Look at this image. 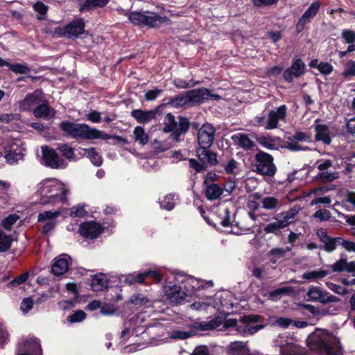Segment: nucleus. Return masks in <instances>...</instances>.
Here are the masks:
<instances>
[{"instance_id": "13d9d810", "label": "nucleus", "mask_w": 355, "mask_h": 355, "mask_svg": "<svg viewBox=\"0 0 355 355\" xmlns=\"http://www.w3.org/2000/svg\"><path fill=\"white\" fill-rule=\"evenodd\" d=\"M239 224V223H213V226L219 232L225 234H232V225Z\"/></svg>"}, {"instance_id": "ea45409f", "label": "nucleus", "mask_w": 355, "mask_h": 355, "mask_svg": "<svg viewBox=\"0 0 355 355\" xmlns=\"http://www.w3.org/2000/svg\"><path fill=\"white\" fill-rule=\"evenodd\" d=\"M33 10L37 13V19L40 21L46 19V15L49 10L48 6L45 5L41 1L35 3L33 6Z\"/></svg>"}, {"instance_id": "6ab92c4d", "label": "nucleus", "mask_w": 355, "mask_h": 355, "mask_svg": "<svg viewBox=\"0 0 355 355\" xmlns=\"http://www.w3.org/2000/svg\"><path fill=\"white\" fill-rule=\"evenodd\" d=\"M319 119H316L313 125L315 131V139L322 141L324 144L329 145L331 141L329 129L327 125L319 123Z\"/></svg>"}, {"instance_id": "4468645a", "label": "nucleus", "mask_w": 355, "mask_h": 355, "mask_svg": "<svg viewBox=\"0 0 355 355\" xmlns=\"http://www.w3.org/2000/svg\"><path fill=\"white\" fill-rule=\"evenodd\" d=\"M215 129L209 123L204 124L198 130V139L200 146H211L214 138Z\"/></svg>"}, {"instance_id": "cd10ccee", "label": "nucleus", "mask_w": 355, "mask_h": 355, "mask_svg": "<svg viewBox=\"0 0 355 355\" xmlns=\"http://www.w3.org/2000/svg\"><path fill=\"white\" fill-rule=\"evenodd\" d=\"M232 141L238 146L244 149H250L254 146V142L249 138L247 135L237 133L232 136Z\"/></svg>"}, {"instance_id": "f03ea898", "label": "nucleus", "mask_w": 355, "mask_h": 355, "mask_svg": "<svg viewBox=\"0 0 355 355\" xmlns=\"http://www.w3.org/2000/svg\"><path fill=\"white\" fill-rule=\"evenodd\" d=\"M60 128L67 136L76 139H103L107 140L112 138V136L108 134H104L101 130L89 127L85 123H74L63 121L60 123ZM118 141L123 144L127 143V140L119 136H114Z\"/></svg>"}, {"instance_id": "79ce46f5", "label": "nucleus", "mask_w": 355, "mask_h": 355, "mask_svg": "<svg viewBox=\"0 0 355 355\" xmlns=\"http://www.w3.org/2000/svg\"><path fill=\"white\" fill-rule=\"evenodd\" d=\"M85 154L87 157L91 160L92 164L95 166H101L103 163V159L98 153L95 148H91L89 149H85Z\"/></svg>"}, {"instance_id": "f8f14e48", "label": "nucleus", "mask_w": 355, "mask_h": 355, "mask_svg": "<svg viewBox=\"0 0 355 355\" xmlns=\"http://www.w3.org/2000/svg\"><path fill=\"white\" fill-rule=\"evenodd\" d=\"M305 67V64L302 59H294L292 65L284 71V78L287 82L291 83L295 78H298L304 73Z\"/></svg>"}, {"instance_id": "72a5a7b5", "label": "nucleus", "mask_w": 355, "mask_h": 355, "mask_svg": "<svg viewBox=\"0 0 355 355\" xmlns=\"http://www.w3.org/2000/svg\"><path fill=\"white\" fill-rule=\"evenodd\" d=\"M14 238L3 230H0V252L8 251L11 247Z\"/></svg>"}, {"instance_id": "2eb2a0df", "label": "nucleus", "mask_w": 355, "mask_h": 355, "mask_svg": "<svg viewBox=\"0 0 355 355\" xmlns=\"http://www.w3.org/2000/svg\"><path fill=\"white\" fill-rule=\"evenodd\" d=\"M102 230L101 223H80L79 225V234L85 239L96 238Z\"/></svg>"}, {"instance_id": "bb28decb", "label": "nucleus", "mask_w": 355, "mask_h": 355, "mask_svg": "<svg viewBox=\"0 0 355 355\" xmlns=\"http://www.w3.org/2000/svg\"><path fill=\"white\" fill-rule=\"evenodd\" d=\"M107 285L108 281L104 274L95 275L92 279L91 288L95 292L103 291L107 287Z\"/></svg>"}, {"instance_id": "2f4dec72", "label": "nucleus", "mask_w": 355, "mask_h": 355, "mask_svg": "<svg viewBox=\"0 0 355 355\" xmlns=\"http://www.w3.org/2000/svg\"><path fill=\"white\" fill-rule=\"evenodd\" d=\"M279 138L277 137H271L266 136H261L257 139V142L268 150H275L278 148V141Z\"/></svg>"}, {"instance_id": "20e7f679", "label": "nucleus", "mask_w": 355, "mask_h": 355, "mask_svg": "<svg viewBox=\"0 0 355 355\" xmlns=\"http://www.w3.org/2000/svg\"><path fill=\"white\" fill-rule=\"evenodd\" d=\"M128 20L135 26L155 28L168 21V19L166 17H161L155 12L148 11H134L130 12Z\"/></svg>"}, {"instance_id": "4d7b16f0", "label": "nucleus", "mask_w": 355, "mask_h": 355, "mask_svg": "<svg viewBox=\"0 0 355 355\" xmlns=\"http://www.w3.org/2000/svg\"><path fill=\"white\" fill-rule=\"evenodd\" d=\"M344 206L347 207L349 209H353L355 207V193L347 192L345 198L343 200Z\"/></svg>"}, {"instance_id": "c03bdc74", "label": "nucleus", "mask_w": 355, "mask_h": 355, "mask_svg": "<svg viewBox=\"0 0 355 355\" xmlns=\"http://www.w3.org/2000/svg\"><path fill=\"white\" fill-rule=\"evenodd\" d=\"M58 149L62 153V155L69 161L76 160L73 148L69 145L66 144H58Z\"/></svg>"}, {"instance_id": "69168bd1", "label": "nucleus", "mask_w": 355, "mask_h": 355, "mask_svg": "<svg viewBox=\"0 0 355 355\" xmlns=\"http://www.w3.org/2000/svg\"><path fill=\"white\" fill-rule=\"evenodd\" d=\"M341 35L347 44H352L355 42V32L353 31L343 30Z\"/></svg>"}, {"instance_id": "774afa93", "label": "nucleus", "mask_w": 355, "mask_h": 355, "mask_svg": "<svg viewBox=\"0 0 355 355\" xmlns=\"http://www.w3.org/2000/svg\"><path fill=\"white\" fill-rule=\"evenodd\" d=\"M348 64L347 69L342 73V76L345 78L355 76V60H350Z\"/></svg>"}, {"instance_id": "e2e57ef3", "label": "nucleus", "mask_w": 355, "mask_h": 355, "mask_svg": "<svg viewBox=\"0 0 355 355\" xmlns=\"http://www.w3.org/2000/svg\"><path fill=\"white\" fill-rule=\"evenodd\" d=\"M325 285L331 291L339 295H344L347 292L346 289L344 287H342L339 285H337L330 282H326Z\"/></svg>"}, {"instance_id": "603ef678", "label": "nucleus", "mask_w": 355, "mask_h": 355, "mask_svg": "<svg viewBox=\"0 0 355 355\" xmlns=\"http://www.w3.org/2000/svg\"><path fill=\"white\" fill-rule=\"evenodd\" d=\"M279 204V200L275 197H266L262 200L263 207L266 209H273Z\"/></svg>"}, {"instance_id": "3c124183", "label": "nucleus", "mask_w": 355, "mask_h": 355, "mask_svg": "<svg viewBox=\"0 0 355 355\" xmlns=\"http://www.w3.org/2000/svg\"><path fill=\"white\" fill-rule=\"evenodd\" d=\"M239 164L234 159H230L224 164V170L227 174L236 175L239 170Z\"/></svg>"}, {"instance_id": "393cba45", "label": "nucleus", "mask_w": 355, "mask_h": 355, "mask_svg": "<svg viewBox=\"0 0 355 355\" xmlns=\"http://www.w3.org/2000/svg\"><path fill=\"white\" fill-rule=\"evenodd\" d=\"M33 114L35 117L50 119L55 116V111L46 103L37 105Z\"/></svg>"}, {"instance_id": "473e14b6", "label": "nucleus", "mask_w": 355, "mask_h": 355, "mask_svg": "<svg viewBox=\"0 0 355 355\" xmlns=\"http://www.w3.org/2000/svg\"><path fill=\"white\" fill-rule=\"evenodd\" d=\"M223 192V189L217 184H211L205 190V196L208 200H215L221 196Z\"/></svg>"}, {"instance_id": "a18cd8bd", "label": "nucleus", "mask_w": 355, "mask_h": 355, "mask_svg": "<svg viewBox=\"0 0 355 355\" xmlns=\"http://www.w3.org/2000/svg\"><path fill=\"white\" fill-rule=\"evenodd\" d=\"M23 155L20 150L17 151V150H8L5 155V159L6 162L10 164L16 163L19 160L21 159Z\"/></svg>"}, {"instance_id": "1a4fd4ad", "label": "nucleus", "mask_w": 355, "mask_h": 355, "mask_svg": "<svg viewBox=\"0 0 355 355\" xmlns=\"http://www.w3.org/2000/svg\"><path fill=\"white\" fill-rule=\"evenodd\" d=\"M17 355H42L40 341L35 338H28L22 340L19 344Z\"/></svg>"}, {"instance_id": "680f3d73", "label": "nucleus", "mask_w": 355, "mask_h": 355, "mask_svg": "<svg viewBox=\"0 0 355 355\" xmlns=\"http://www.w3.org/2000/svg\"><path fill=\"white\" fill-rule=\"evenodd\" d=\"M245 223L232 225V234L235 235L246 234L250 230V227L243 225Z\"/></svg>"}, {"instance_id": "8fccbe9b", "label": "nucleus", "mask_w": 355, "mask_h": 355, "mask_svg": "<svg viewBox=\"0 0 355 355\" xmlns=\"http://www.w3.org/2000/svg\"><path fill=\"white\" fill-rule=\"evenodd\" d=\"M169 103L175 107H182L189 103L187 92L185 95H179L174 97L170 100Z\"/></svg>"}, {"instance_id": "aec40b11", "label": "nucleus", "mask_w": 355, "mask_h": 355, "mask_svg": "<svg viewBox=\"0 0 355 355\" xmlns=\"http://www.w3.org/2000/svg\"><path fill=\"white\" fill-rule=\"evenodd\" d=\"M42 92L36 90L31 94H28L25 98L19 103L20 109L28 110L32 106L35 105L42 101Z\"/></svg>"}, {"instance_id": "423d86ee", "label": "nucleus", "mask_w": 355, "mask_h": 355, "mask_svg": "<svg viewBox=\"0 0 355 355\" xmlns=\"http://www.w3.org/2000/svg\"><path fill=\"white\" fill-rule=\"evenodd\" d=\"M255 160L257 162V172L261 175L272 177L276 171L277 168L273 163V157L270 154L263 151H259L255 155Z\"/></svg>"}, {"instance_id": "bf43d9fd", "label": "nucleus", "mask_w": 355, "mask_h": 355, "mask_svg": "<svg viewBox=\"0 0 355 355\" xmlns=\"http://www.w3.org/2000/svg\"><path fill=\"white\" fill-rule=\"evenodd\" d=\"M86 315L84 311L79 310L67 317V320L71 323L79 322L85 318Z\"/></svg>"}, {"instance_id": "f704fd0d", "label": "nucleus", "mask_w": 355, "mask_h": 355, "mask_svg": "<svg viewBox=\"0 0 355 355\" xmlns=\"http://www.w3.org/2000/svg\"><path fill=\"white\" fill-rule=\"evenodd\" d=\"M177 200L178 197L175 198V194H167L159 200L160 207L162 209L171 211L174 208Z\"/></svg>"}, {"instance_id": "f257e3e1", "label": "nucleus", "mask_w": 355, "mask_h": 355, "mask_svg": "<svg viewBox=\"0 0 355 355\" xmlns=\"http://www.w3.org/2000/svg\"><path fill=\"white\" fill-rule=\"evenodd\" d=\"M259 320V316L257 315L240 316L239 321L234 318L223 320L221 318H216L207 322L200 323V327L202 330L236 327V331L241 334H253L263 327L261 324L254 325V323Z\"/></svg>"}, {"instance_id": "0e129e2a", "label": "nucleus", "mask_w": 355, "mask_h": 355, "mask_svg": "<svg viewBox=\"0 0 355 355\" xmlns=\"http://www.w3.org/2000/svg\"><path fill=\"white\" fill-rule=\"evenodd\" d=\"M142 275H144V281L146 278L150 277L153 279L155 282L158 283L162 279L161 275L155 270H148L142 272Z\"/></svg>"}, {"instance_id": "c756f323", "label": "nucleus", "mask_w": 355, "mask_h": 355, "mask_svg": "<svg viewBox=\"0 0 355 355\" xmlns=\"http://www.w3.org/2000/svg\"><path fill=\"white\" fill-rule=\"evenodd\" d=\"M229 355H249L246 344L241 341L232 343L229 347Z\"/></svg>"}, {"instance_id": "052dcab7", "label": "nucleus", "mask_w": 355, "mask_h": 355, "mask_svg": "<svg viewBox=\"0 0 355 355\" xmlns=\"http://www.w3.org/2000/svg\"><path fill=\"white\" fill-rule=\"evenodd\" d=\"M322 75L328 76L330 75L333 70V66L329 63L325 62H320L319 63L318 69Z\"/></svg>"}, {"instance_id": "09e8293b", "label": "nucleus", "mask_w": 355, "mask_h": 355, "mask_svg": "<svg viewBox=\"0 0 355 355\" xmlns=\"http://www.w3.org/2000/svg\"><path fill=\"white\" fill-rule=\"evenodd\" d=\"M87 214L85 210V205L80 203L77 205L73 206L70 209L69 215L72 218L83 217Z\"/></svg>"}, {"instance_id": "6e6552de", "label": "nucleus", "mask_w": 355, "mask_h": 355, "mask_svg": "<svg viewBox=\"0 0 355 355\" xmlns=\"http://www.w3.org/2000/svg\"><path fill=\"white\" fill-rule=\"evenodd\" d=\"M42 151L45 165L51 168H64L67 166V162L59 157L56 152L48 146H42Z\"/></svg>"}, {"instance_id": "37998d69", "label": "nucleus", "mask_w": 355, "mask_h": 355, "mask_svg": "<svg viewBox=\"0 0 355 355\" xmlns=\"http://www.w3.org/2000/svg\"><path fill=\"white\" fill-rule=\"evenodd\" d=\"M164 131L166 132H174L177 130L178 123L175 121V117L171 114H166L164 119Z\"/></svg>"}, {"instance_id": "b1692460", "label": "nucleus", "mask_w": 355, "mask_h": 355, "mask_svg": "<svg viewBox=\"0 0 355 355\" xmlns=\"http://www.w3.org/2000/svg\"><path fill=\"white\" fill-rule=\"evenodd\" d=\"M131 116L139 123H146L155 118L156 112L153 110H134L131 112Z\"/></svg>"}, {"instance_id": "ddd939ff", "label": "nucleus", "mask_w": 355, "mask_h": 355, "mask_svg": "<svg viewBox=\"0 0 355 355\" xmlns=\"http://www.w3.org/2000/svg\"><path fill=\"white\" fill-rule=\"evenodd\" d=\"M62 35L69 38H76L83 34L85 31V23L82 18L73 20L64 27V29L59 28Z\"/></svg>"}, {"instance_id": "9b49d317", "label": "nucleus", "mask_w": 355, "mask_h": 355, "mask_svg": "<svg viewBox=\"0 0 355 355\" xmlns=\"http://www.w3.org/2000/svg\"><path fill=\"white\" fill-rule=\"evenodd\" d=\"M189 103H201L205 100H218L220 96L218 94H213L206 88L193 89L187 92Z\"/></svg>"}, {"instance_id": "c9c22d12", "label": "nucleus", "mask_w": 355, "mask_h": 355, "mask_svg": "<svg viewBox=\"0 0 355 355\" xmlns=\"http://www.w3.org/2000/svg\"><path fill=\"white\" fill-rule=\"evenodd\" d=\"M319 8L320 3L318 1L313 2L300 18L309 23L316 15Z\"/></svg>"}, {"instance_id": "0eeeda50", "label": "nucleus", "mask_w": 355, "mask_h": 355, "mask_svg": "<svg viewBox=\"0 0 355 355\" xmlns=\"http://www.w3.org/2000/svg\"><path fill=\"white\" fill-rule=\"evenodd\" d=\"M306 296L309 301L319 302L322 304L336 302L338 301L337 297L331 295L328 292L315 286H311L309 288Z\"/></svg>"}, {"instance_id": "4be33fe9", "label": "nucleus", "mask_w": 355, "mask_h": 355, "mask_svg": "<svg viewBox=\"0 0 355 355\" xmlns=\"http://www.w3.org/2000/svg\"><path fill=\"white\" fill-rule=\"evenodd\" d=\"M109 3V0H80L79 10L89 11L98 8H103Z\"/></svg>"}, {"instance_id": "a211bd4d", "label": "nucleus", "mask_w": 355, "mask_h": 355, "mask_svg": "<svg viewBox=\"0 0 355 355\" xmlns=\"http://www.w3.org/2000/svg\"><path fill=\"white\" fill-rule=\"evenodd\" d=\"M70 258L63 254L54 259L51 266V271L55 275H61L64 274L69 270Z\"/></svg>"}, {"instance_id": "c85d7f7f", "label": "nucleus", "mask_w": 355, "mask_h": 355, "mask_svg": "<svg viewBox=\"0 0 355 355\" xmlns=\"http://www.w3.org/2000/svg\"><path fill=\"white\" fill-rule=\"evenodd\" d=\"M329 274L328 270L320 268L315 270H308L302 274V278L309 281H318L324 278Z\"/></svg>"}, {"instance_id": "5701e85b", "label": "nucleus", "mask_w": 355, "mask_h": 355, "mask_svg": "<svg viewBox=\"0 0 355 355\" xmlns=\"http://www.w3.org/2000/svg\"><path fill=\"white\" fill-rule=\"evenodd\" d=\"M334 272H347L355 275V262H347L345 259H340L334 264L329 266Z\"/></svg>"}, {"instance_id": "e433bc0d", "label": "nucleus", "mask_w": 355, "mask_h": 355, "mask_svg": "<svg viewBox=\"0 0 355 355\" xmlns=\"http://www.w3.org/2000/svg\"><path fill=\"white\" fill-rule=\"evenodd\" d=\"M121 282L132 285L135 283H143L144 275L142 272H135L128 275H123L121 278Z\"/></svg>"}, {"instance_id": "39448f33", "label": "nucleus", "mask_w": 355, "mask_h": 355, "mask_svg": "<svg viewBox=\"0 0 355 355\" xmlns=\"http://www.w3.org/2000/svg\"><path fill=\"white\" fill-rule=\"evenodd\" d=\"M317 168L320 171L318 177L325 181L332 182L339 178V173L336 171V158H321L315 162Z\"/></svg>"}, {"instance_id": "49530a36", "label": "nucleus", "mask_w": 355, "mask_h": 355, "mask_svg": "<svg viewBox=\"0 0 355 355\" xmlns=\"http://www.w3.org/2000/svg\"><path fill=\"white\" fill-rule=\"evenodd\" d=\"M60 211H45L44 212L40 213L37 216L38 222H43L46 220H51L56 219L58 216H60Z\"/></svg>"}, {"instance_id": "7ed1b4c3", "label": "nucleus", "mask_w": 355, "mask_h": 355, "mask_svg": "<svg viewBox=\"0 0 355 355\" xmlns=\"http://www.w3.org/2000/svg\"><path fill=\"white\" fill-rule=\"evenodd\" d=\"M37 193L43 204H56L67 200L69 189L56 179H46L37 184Z\"/></svg>"}, {"instance_id": "4c0bfd02", "label": "nucleus", "mask_w": 355, "mask_h": 355, "mask_svg": "<svg viewBox=\"0 0 355 355\" xmlns=\"http://www.w3.org/2000/svg\"><path fill=\"white\" fill-rule=\"evenodd\" d=\"M135 139L141 145H145L148 141V136L145 132L144 128L141 126H137L135 128L133 131Z\"/></svg>"}, {"instance_id": "58836bf2", "label": "nucleus", "mask_w": 355, "mask_h": 355, "mask_svg": "<svg viewBox=\"0 0 355 355\" xmlns=\"http://www.w3.org/2000/svg\"><path fill=\"white\" fill-rule=\"evenodd\" d=\"M214 298L207 297L206 299H203L202 300L195 302L192 304H191V307L193 309H196L198 311H204L207 310L209 306L213 307Z\"/></svg>"}, {"instance_id": "5fc2aeb1", "label": "nucleus", "mask_w": 355, "mask_h": 355, "mask_svg": "<svg viewBox=\"0 0 355 355\" xmlns=\"http://www.w3.org/2000/svg\"><path fill=\"white\" fill-rule=\"evenodd\" d=\"M301 208L299 206H295L290 210L287 211H284L280 214L281 219L287 221L290 219L294 218L295 215H297L300 211Z\"/></svg>"}, {"instance_id": "dca6fc26", "label": "nucleus", "mask_w": 355, "mask_h": 355, "mask_svg": "<svg viewBox=\"0 0 355 355\" xmlns=\"http://www.w3.org/2000/svg\"><path fill=\"white\" fill-rule=\"evenodd\" d=\"M164 290L166 298L171 303H180L187 295L181 287L177 285H166L164 287Z\"/></svg>"}, {"instance_id": "412c9836", "label": "nucleus", "mask_w": 355, "mask_h": 355, "mask_svg": "<svg viewBox=\"0 0 355 355\" xmlns=\"http://www.w3.org/2000/svg\"><path fill=\"white\" fill-rule=\"evenodd\" d=\"M210 146H200L197 150V155L200 161L203 164L214 165L217 162L216 155L207 150Z\"/></svg>"}, {"instance_id": "6e6d98bb", "label": "nucleus", "mask_w": 355, "mask_h": 355, "mask_svg": "<svg viewBox=\"0 0 355 355\" xmlns=\"http://www.w3.org/2000/svg\"><path fill=\"white\" fill-rule=\"evenodd\" d=\"M9 69L15 73L26 74L30 71L29 67L26 64L19 63L11 64Z\"/></svg>"}, {"instance_id": "864d4df0", "label": "nucleus", "mask_w": 355, "mask_h": 355, "mask_svg": "<svg viewBox=\"0 0 355 355\" xmlns=\"http://www.w3.org/2000/svg\"><path fill=\"white\" fill-rule=\"evenodd\" d=\"M337 245L343 246L349 252H355V243L349 241H345L342 238L337 237L336 239V247Z\"/></svg>"}, {"instance_id": "9d476101", "label": "nucleus", "mask_w": 355, "mask_h": 355, "mask_svg": "<svg viewBox=\"0 0 355 355\" xmlns=\"http://www.w3.org/2000/svg\"><path fill=\"white\" fill-rule=\"evenodd\" d=\"M287 107L285 105H281L269 112L265 125L266 130H272L278 127L280 121H285Z\"/></svg>"}, {"instance_id": "a878e982", "label": "nucleus", "mask_w": 355, "mask_h": 355, "mask_svg": "<svg viewBox=\"0 0 355 355\" xmlns=\"http://www.w3.org/2000/svg\"><path fill=\"white\" fill-rule=\"evenodd\" d=\"M317 236L324 243V248L327 252H332L336 249V238H330L327 234V231L324 229H319L317 231Z\"/></svg>"}, {"instance_id": "de8ad7c7", "label": "nucleus", "mask_w": 355, "mask_h": 355, "mask_svg": "<svg viewBox=\"0 0 355 355\" xmlns=\"http://www.w3.org/2000/svg\"><path fill=\"white\" fill-rule=\"evenodd\" d=\"M193 334V331L175 330L171 332L169 337L172 339L184 340L191 337Z\"/></svg>"}, {"instance_id": "a19ab883", "label": "nucleus", "mask_w": 355, "mask_h": 355, "mask_svg": "<svg viewBox=\"0 0 355 355\" xmlns=\"http://www.w3.org/2000/svg\"><path fill=\"white\" fill-rule=\"evenodd\" d=\"M129 302L136 306L137 307H142L148 306L149 300L143 294H134L132 295Z\"/></svg>"}, {"instance_id": "f3484780", "label": "nucleus", "mask_w": 355, "mask_h": 355, "mask_svg": "<svg viewBox=\"0 0 355 355\" xmlns=\"http://www.w3.org/2000/svg\"><path fill=\"white\" fill-rule=\"evenodd\" d=\"M233 298V295L230 292H225L220 295H217L214 298L213 307L218 311L222 309L228 311L234 306V304L232 301Z\"/></svg>"}, {"instance_id": "338daca9", "label": "nucleus", "mask_w": 355, "mask_h": 355, "mask_svg": "<svg viewBox=\"0 0 355 355\" xmlns=\"http://www.w3.org/2000/svg\"><path fill=\"white\" fill-rule=\"evenodd\" d=\"M189 128V123L187 119L180 118L179 122L178 123V127L176 128L177 130L175 132H186Z\"/></svg>"}, {"instance_id": "7c9ffc66", "label": "nucleus", "mask_w": 355, "mask_h": 355, "mask_svg": "<svg viewBox=\"0 0 355 355\" xmlns=\"http://www.w3.org/2000/svg\"><path fill=\"white\" fill-rule=\"evenodd\" d=\"M181 282L188 293H191L193 291L198 290L202 286L201 282L191 276L184 277L183 279L181 280Z\"/></svg>"}]
</instances>
